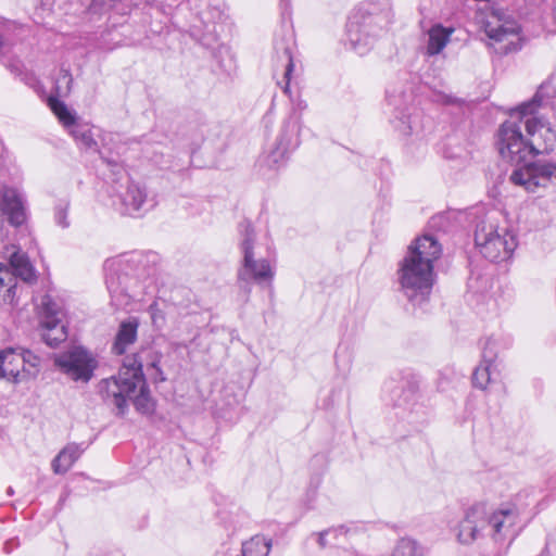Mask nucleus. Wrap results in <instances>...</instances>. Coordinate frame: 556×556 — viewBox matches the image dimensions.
Masks as SVG:
<instances>
[{
	"mask_svg": "<svg viewBox=\"0 0 556 556\" xmlns=\"http://www.w3.org/2000/svg\"><path fill=\"white\" fill-rule=\"evenodd\" d=\"M475 247L490 262L508 260L516 249V240L506 229L498 232V227L489 219H480L473 232Z\"/></svg>",
	"mask_w": 556,
	"mask_h": 556,
	"instance_id": "0eeeda50",
	"label": "nucleus"
},
{
	"mask_svg": "<svg viewBox=\"0 0 556 556\" xmlns=\"http://www.w3.org/2000/svg\"><path fill=\"white\" fill-rule=\"evenodd\" d=\"M271 549V540H265L258 535L253 536L242 544V556H268Z\"/></svg>",
	"mask_w": 556,
	"mask_h": 556,
	"instance_id": "b1692460",
	"label": "nucleus"
},
{
	"mask_svg": "<svg viewBox=\"0 0 556 556\" xmlns=\"http://www.w3.org/2000/svg\"><path fill=\"white\" fill-rule=\"evenodd\" d=\"M327 536H329V532L327 530L317 533V543L321 548L332 545V543L327 541Z\"/></svg>",
	"mask_w": 556,
	"mask_h": 556,
	"instance_id": "f704fd0d",
	"label": "nucleus"
},
{
	"mask_svg": "<svg viewBox=\"0 0 556 556\" xmlns=\"http://www.w3.org/2000/svg\"><path fill=\"white\" fill-rule=\"evenodd\" d=\"M17 351L18 355L23 357L22 370L27 371L28 375H35L40 363V358L33 352L23 348H17Z\"/></svg>",
	"mask_w": 556,
	"mask_h": 556,
	"instance_id": "cd10ccee",
	"label": "nucleus"
},
{
	"mask_svg": "<svg viewBox=\"0 0 556 556\" xmlns=\"http://www.w3.org/2000/svg\"><path fill=\"white\" fill-rule=\"evenodd\" d=\"M139 323L136 318H129L121 323L112 351L117 355H123L127 348L137 340Z\"/></svg>",
	"mask_w": 556,
	"mask_h": 556,
	"instance_id": "a211bd4d",
	"label": "nucleus"
},
{
	"mask_svg": "<svg viewBox=\"0 0 556 556\" xmlns=\"http://www.w3.org/2000/svg\"><path fill=\"white\" fill-rule=\"evenodd\" d=\"M61 306L49 294L43 295L39 304L40 336L50 348H56L67 339Z\"/></svg>",
	"mask_w": 556,
	"mask_h": 556,
	"instance_id": "9d476101",
	"label": "nucleus"
},
{
	"mask_svg": "<svg viewBox=\"0 0 556 556\" xmlns=\"http://www.w3.org/2000/svg\"><path fill=\"white\" fill-rule=\"evenodd\" d=\"M509 180L534 192L539 187L556 186V162L538 160L517 166L510 174Z\"/></svg>",
	"mask_w": 556,
	"mask_h": 556,
	"instance_id": "1a4fd4ad",
	"label": "nucleus"
},
{
	"mask_svg": "<svg viewBox=\"0 0 556 556\" xmlns=\"http://www.w3.org/2000/svg\"><path fill=\"white\" fill-rule=\"evenodd\" d=\"M298 106H299L301 110H303V109H305V108H306V104H305V103L300 102V103L298 104Z\"/></svg>",
	"mask_w": 556,
	"mask_h": 556,
	"instance_id": "79ce46f5",
	"label": "nucleus"
},
{
	"mask_svg": "<svg viewBox=\"0 0 556 556\" xmlns=\"http://www.w3.org/2000/svg\"><path fill=\"white\" fill-rule=\"evenodd\" d=\"M12 45L10 41L4 37L2 33H0V55L3 53H9L11 50Z\"/></svg>",
	"mask_w": 556,
	"mask_h": 556,
	"instance_id": "c9c22d12",
	"label": "nucleus"
},
{
	"mask_svg": "<svg viewBox=\"0 0 556 556\" xmlns=\"http://www.w3.org/2000/svg\"><path fill=\"white\" fill-rule=\"evenodd\" d=\"M116 199L117 201L113 203L123 215L140 216L148 211L147 191L134 181L128 182L125 190L116 195Z\"/></svg>",
	"mask_w": 556,
	"mask_h": 556,
	"instance_id": "4468645a",
	"label": "nucleus"
},
{
	"mask_svg": "<svg viewBox=\"0 0 556 556\" xmlns=\"http://www.w3.org/2000/svg\"><path fill=\"white\" fill-rule=\"evenodd\" d=\"M391 556H427V549L410 538L397 541Z\"/></svg>",
	"mask_w": 556,
	"mask_h": 556,
	"instance_id": "393cba45",
	"label": "nucleus"
},
{
	"mask_svg": "<svg viewBox=\"0 0 556 556\" xmlns=\"http://www.w3.org/2000/svg\"><path fill=\"white\" fill-rule=\"evenodd\" d=\"M62 78L66 79V92L70 91L71 85L73 83L72 75L68 70H61Z\"/></svg>",
	"mask_w": 556,
	"mask_h": 556,
	"instance_id": "4c0bfd02",
	"label": "nucleus"
},
{
	"mask_svg": "<svg viewBox=\"0 0 556 556\" xmlns=\"http://www.w3.org/2000/svg\"><path fill=\"white\" fill-rule=\"evenodd\" d=\"M59 369L75 381L88 382L96 369V362L90 353L78 346L55 358Z\"/></svg>",
	"mask_w": 556,
	"mask_h": 556,
	"instance_id": "9b49d317",
	"label": "nucleus"
},
{
	"mask_svg": "<svg viewBox=\"0 0 556 556\" xmlns=\"http://www.w3.org/2000/svg\"><path fill=\"white\" fill-rule=\"evenodd\" d=\"M68 207L70 204L67 201H60L54 207V220L56 225L62 228H67L70 226Z\"/></svg>",
	"mask_w": 556,
	"mask_h": 556,
	"instance_id": "c756f323",
	"label": "nucleus"
},
{
	"mask_svg": "<svg viewBox=\"0 0 556 556\" xmlns=\"http://www.w3.org/2000/svg\"><path fill=\"white\" fill-rule=\"evenodd\" d=\"M445 222H446V218L443 214L433 216L431 218V227L443 228Z\"/></svg>",
	"mask_w": 556,
	"mask_h": 556,
	"instance_id": "e433bc0d",
	"label": "nucleus"
},
{
	"mask_svg": "<svg viewBox=\"0 0 556 556\" xmlns=\"http://www.w3.org/2000/svg\"><path fill=\"white\" fill-rule=\"evenodd\" d=\"M0 217L2 223L21 227L27 219L26 199L17 188L4 186L0 191Z\"/></svg>",
	"mask_w": 556,
	"mask_h": 556,
	"instance_id": "ddd939ff",
	"label": "nucleus"
},
{
	"mask_svg": "<svg viewBox=\"0 0 556 556\" xmlns=\"http://www.w3.org/2000/svg\"><path fill=\"white\" fill-rule=\"evenodd\" d=\"M394 381L386 382L384 389L390 392L391 400L395 406L410 405L418 391V380L415 377L407 379L401 387H395Z\"/></svg>",
	"mask_w": 556,
	"mask_h": 556,
	"instance_id": "f3484780",
	"label": "nucleus"
},
{
	"mask_svg": "<svg viewBox=\"0 0 556 556\" xmlns=\"http://www.w3.org/2000/svg\"><path fill=\"white\" fill-rule=\"evenodd\" d=\"M555 20H556V7H555Z\"/></svg>",
	"mask_w": 556,
	"mask_h": 556,
	"instance_id": "49530a36",
	"label": "nucleus"
},
{
	"mask_svg": "<svg viewBox=\"0 0 556 556\" xmlns=\"http://www.w3.org/2000/svg\"><path fill=\"white\" fill-rule=\"evenodd\" d=\"M8 53H3L0 55V62L11 71V73L15 75H20L22 73L23 63L15 58H9Z\"/></svg>",
	"mask_w": 556,
	"mask_h": 556,
	"instance_id": "2f4dec72",
	"label": "nucleus"
},
{
	"mask_svg": "<svg viewBox=\"0 0 556 556\" xmlns=\"http://www.w3.org/2000/svg\"><path fill=\"white\" fill-rule=\"evenodd\" d=\"M432 101L443 105H460L463 101L452 94H446L441 91H434L432 93Z\"/></svg>",
	"mask_w": 556,
	"mask_h": 556,
	"instance_id": "7c9ffc66",
	"label": "nucleus"
},
{
	"mask_svg": "<svg viewBox=\"0 0 556 556\" xmlns=\"http://www.w3.org/2000/svg\"><path fill=\"white\" fill-rule=\"evenodd\" d=\"M327 531L329 532V536H331L333 540L332 545H336L339 543L340 536H345L348 534L349 529L345 528L344 526H339L336 528L327 529Z\"/></svg>",
	"mask_w": 556,
	"mask_h": 556,
	"instance_id": "473e14b6",
	"label": "nucleus"
},
{
	"mask_svg": "<svg viewBox=\"0 0 556 556\" xmlns=\"http://www.w3.org/2000/svg\"><path fill=\"white\" fill-rule=\"evenodd\" d=\"M393 16L390 0H372L361 4L349 17L346 45L359 55L365 54L392 23Z\"/></svg>",
	"mask_w": 556,
	"mask_h": 556,
	"instance_id": "20e7f679",
	"label": "nucleus"
},
{
	"mask_svg": "<svg viewBox=\"0 0 556 556\" xmlns=\"http://www.w3.org/2000/svg\"><path fill=\"white\" fill-rule=\"evenodd\" d=\"M83 444L70 443L52 460V470L56 475L66 473L84 453Z\"/></svg>",
	"mask_w": 556,
	"mask_h": 556,
	"instance_id": "6ab92c4d",
	"label": "nucleus"
},
{
	"mask_svg": "<svg viewBox=\"0 0 556 556\" xmlns=\"http://www.w3.org/2000/svg\"><path fill=\"white\" fill-rule=\"evenodd\" d=\"M556 89L549 81L540 85L531 100L510 110V119L505 121L496 132L495 144L500 155L519 166L528 157L547 154L554 149L556 132L541 110L552 105Z\"/></svg>",
	"mask_w": 556,
	"mask_h": 556,
	"instance_id": "f257e3e1",
	"label": "nucleus"
},
{
	"mask_svg": "<svg viewBox=\"0 0 556 556\" xmlns=\"http://www.w3.org/2000/svg\"><path fill=\"white\" fill-rule=\"evenodd\" d=\"M240 235V250L242 253L241 266L238 269V283L247 293L251 291V283L271 286L275 268L269 256H263L256 251L255 229L250 220H242L238 226Z\"/></svg>",
	"mask_w": 556,
	"mask_h": 556,
	"instance_id": "423d86ee",
	"label": "nucleus"
},
{
	"mask_svg": "<svg viewBox=\"0 0 556 556\" xmlns=\"http://www.w3.org/2000/svg\"><path fill=\"white\" fill-rule=\"evenodd\" d=\"M106 286L111 293L118 292V287L115 285L113 276L106 278Z\"/></svg>",
	"mask_w": 556,
	"mask_h": 556,
	"instance_id": "ea45409f",
	"label": "nucleus"
},
{
	"mask_svg": "<svg viewBox=\"0 0 556 556\" xmlns=\"http://www.w3.org/2000/svg\"><path fill=\"white\" fill-rule=\"evenodd\" d=\"M147 372V376L149 377V379L154 382V383H159V382H163L166 380V377L164 376V372L163 370L161 369V367H157L155 369H151V370H148L146 371Z\"/></svg>",
	"mask_w": 556,
	"mask_h": 556,
	"instance_id": "72a5a7b5",
	"label": "nucleus"
},
{
	"mask_svg": "<svg viewBox=\"0 0 556 556\" xmlns=\"http://www.w3.org/2000/svg\"><path fill=\"white\" fill-rule=\"evenodd\" d=\"M281 146H282V142H279V146L277 147V149L270 155V159H273V161L275 163L277 162V155L279 154L280 156H283V154H285V152L287 150L285 147H281Z\"/></svg>",
	"mask_w": 556,
	"mask_h": 556,
	"instance_id": "58836bf2",
	"label": "nucleus"
},
{
	"mask_svg": "<svg viewBox=\"0 0 556 556\" xmlns=\"http://www.w3.org/2000/svg\"><path fill=\"white\" fill-rule=\"evenodd\" d=\"M8 495H12L14 493L13 489L11 486L7 490Z\"/></svg>",
	"mask_w": 556,
	"mask_h": 556,
	"instance_id": "a19ab883",
	"label": "nucleus"
},
{
	"mask_svg": "<svg viewBox=\"0 0 556 556\" xmlns=\"http://www.w3.org/2000/svg\"><path fill=\"white\" fill-rule=\"evenodd\" d=\"M497 356V342L493 338H489L485 341V344L482 350V361L481 363L489 364V365H495Z\"/></svg>",
	"mask_w": 556,
	"mask_h": 556,
	"instance_id": "c85d7f7f",
	"label": "nucleus"
},
{
	"mask_svg": "<svg viewBox=\"0 0 556 556\" xmlns=\"http://www.w3.org/2000/svg\"><path fill=\"white\" fill-rule=\"evenodd\" d=\"M293 46H294V40L291 35H289L287 38L282 37L280 40L277 39L275 41V46H274L277 59L279 61H281V63L285 66V72H283L285 85L282 86L285 93H289V91H290L291 74L294 68L293 55H292Z\"/></svg>",
	"mask_w": 556,
	"mask_h": 556,
	"instance_id": "2eb2a0df",
	"label": "nucleus"
},
{
	"mask_svg": "<svg viewBox=\"0 0 556 556\" xmlns=\"http://www.w3.org/2000/svg\"><path fill=\"white\" fill-rule=\"evenodd\" d=\"M152 319H153V323H156V316L154 314L152 315Z\"/></svg>",
	"mask_w": 556,
	"mask_h": 556,
	"instance_id": "c03bdc74",
	"label": "nucleus"
},
{
	"mask_svg": "<svg viewBox=\"0 0 556 556\" xmlns=\"http://www.w3.org/2000/svg\"><path fill=\"white\" fill-rule=\"evenodd\" d=\"M3 256L9 261L12 270L0 263V287H7L4 300H13L16 291V278L25 282H33L36 280V270L28 255L16 245L5 247Z\"/></svg>",
	"mask_w": 556,
	"mask_h": 556,
	"instance_id": "6e6552de",
	"label": "nucleus"
},
{
	"mask_svg": "<svg viewBox=\"0 0 556 556\" xmlns=\"http://www.w3.org/2000/svg\"><path fill=\"white\" fill-rule=\"evenodd\" d=\"M48 103L53 114L65 128L70 129L78 122L76 114L60 99L50 97Z\"/></svg>",
	"mask_w": 556,
	"mask_h": 556,
	"instance_id": "5701e85b",
	"label": "nucleus"
},
{
	"mask_svg": "<svg viewBox=\"0 0 556 556\" xmlns=\"http://www.w3.org/2000/svg\"><path fill=\"white\" fill-rule=\"evenodd\" d=\"M68 131L80 149L99 152L92 126L87 123L77 122Z\"/></svg>",
	"mask_w": 556,
	"mask_h": 556,
	"instance_id": "4be33fe9",
	"label": "nucleus"
},
{
	"mask_svg": "<svg viewBox=\"0 0 556 556\" xmlns=\"http://www.w3.org/2000/svg\"><path fill=\"white\" fill-rule=\"evenodd\" d=\"M410 100L412 94L402 87L392 86L387 89V103L391 108L390 123L403 136L413 132L412 116L408 112Z\"/></svg>",
	"mask_w": 556,
	"mask_h": 556,
	"instance_id": "f8f14e48",
	"label": "nucleus"
},
{
	"mask_svg": "<svg viewBox=\"0 0 556 556\" xmlns=\"http://www.w3.org/2000/svg\"><path fill=\"white\" fill-rule=\"evenodd\" d=\"M442 248L431 235L417 238L400 262L397 281L400 291L413 306L429 301L434 281L433 263L441 256Z\"/></svg>",
	"mask_w": 556,
	"mask_h": 556,
	"instance_id": "f03ea898",
	"label": "nucleus"
},
{
	"mask_svg": "<svg viewBox=\"0 0 556 556\" xmlns=\"http://www.w3.org/2000/svg\"><path fill=\"white\" fill-rule=\"evenodd\" d=\"M514 508L491 509L485 503L470 506L459 522L457 538L462 544H471L479 538L490 535L494 542H503L516 523Z\"/></svg>",
	"mask_w": 556,
	"mask_h": 556,
	"instance_id": "39448f33",
	"label": "nucleus"
},
{
	"mask_svg": "<svg viewBox=\"0 0 556 556\" xmlns=\"http://www.w3.org/2000/svg\"><path fill=\"white\" fill-rule=\"evenodd\" d=\"M131 356L142 362V369L146 368V371L160 367L162 359L161 353L150 349L142 351L141 354H132Z\"/></svg>",
	"mask_w": 556,
	"mask_h": 556,
	"instance_id": "bb28decb",
	"label": "nucleus"
},
{
	"mask_svg": "<svg viewBox=\"0 0 556 556\" xmlns=\"http://www.w3.org/2000/svg\"><path fill=\"white\" fill-rule=\"evenodd\" d=\"M139 389V394L134 399L137 412L150 415L154 412V402L150 396L142 372V362L135 356H126L116 376L102 379L98 384V391L102 400L109 405H114L116 414L124 416L128 409V399Z\"/></svg>",
	"mask_w": 556,
	"mask_h": 556,
	"instance_id": "7ed1b4c3",
	"label": "nucleus"
},
{
	"mask_svg": "<svg viewBox=\"0 0 556 556\" xmlns=\"http://www.w3.org/2000/svg\"><path fill=\"white\" fill-rule=\"evenodd\" d=\"M1 361L2 364V372L4 374V379L18 381L23 357L18 355L17 348H8L1 351Z\"/></svg>",
	"mask_w": 556,
	"mask_h": 556,
	"instance_id": "412c9836",
	"label": "nucleus"
},
{
	"mask_svg": "<svg viewBox=\"0 0 556 556\" xmlns=\"http://www.w3.org/2000/svg\"><path fill=\"white\" fill-rule=\"evenodd\" d=\"M518 25L515 22H506L493 24L492 22H488L485 24V34L490 39H493L496 42L507 41V43L503 47V51L505 53L511 51L510 46L514 45V40H509V38L518 37Z\"/></svg>",
	"mask_w": 556,
	"mask_h": 556,
	"instance_id": "dca6fc26",
	"label": "nucleus"
},
{
	"mask_svg": "<svg viewBox=\"0 0 556 556\" xmlns=\"http://www.w3.org/2000/svg\"><path fill=\"white\" fill-rule=\"evenodd\" d=\"M496 366L480 363L472 374L473 386L481 390H485L488 384L493 381V372Z\"/></svg>",
	"mask_w": 556,
	"mask_h": 556,
	"instance_id": "a878e982",
	"label": "nucleus"
},
{
	"mask_svg": "<svg viewBox=\"0 0 556 556\" xmlns=\"http://www.w3.org/2000/svg\"><path fill=\"white\" fill-rule=\"evenodd\" d=\"M453 33V27H444L441 24L432 26L428 31L427 54L432 56L442 52Z\"/></svg>",
	"mask_w": 556,
	"mask_h": 556,
	"instance_id": "aec40b11",
	"label": "nucleus"
},
{
	"mask_svg": "<svg viewBox=\"0 0 556 556\" xmlns=\"http://www.w3.org/2000/svg\"><path fill=\"white\" fill-rule=\"evenodd\" d=\"M155 304L150 305V309L152 311L154 308Z\"/></svg>",
	"mask_w": 556,
	"mask_h": 556,
	"instance_id": "a18cd8bd",
	"label": "nucleus"
},
{
	"mask_svg": "<svg viewBox=\"0 0 556 556\" xmlns=\"http://www.w3.org/2000/svg\"><path fill=\"white\" fill-rule=\"evenodd\" d=\"M106 163H108L109 165H112V166H113V165H116V162H113V161H110V160H106Z\"/></svg>",
	"mask_w": 556,
	"mask_h": 556,
	"instance_id": "37998d69",
	"label": "nucleus"
}]
</instances>
